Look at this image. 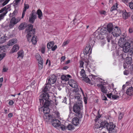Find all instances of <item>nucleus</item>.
I'll list each match as a JSON object with an SVG mask.
<instances>
[{
	"label": "nucleus",
	"mask_w": 133,
	"mask_h": 133,
	"mask_svg": "<svg viewBox=\"0 0 133 133\" xmlns=\"http://www.w3.org/2000/svg\"><path fill=\"white\" fill-rule=\"evenodd\" d=\"M42 98H39L40 105H43L45 107L49 106L51 103L48 101L49 95L48 92L43 93L40 96Z\"/></svg>",
	"instance_id": "nucleus-1"
},
{
	"label": "nucleus",
	"mask_w": 133,
	"mask_h": 133,
	"mask_svg": "<svg viewBox=\"0 0 133 133\" xmlns=\"http://www.w3.org/2000/svg\"><path fill=\"white\" fill-rule=\"evenodd\" d=\"M103 127L107 128L109 133H117V128L112 122L102 123Z\"/></svg>",
	"instance_id": "nucleus-2"
},
{
	"label": "nucleus",
	"mask_w": 133,
	"mask_h": 133,
	"mask_svg": "<svg viewBox=\"0 0 133 133\" xmlns=\"http://www.w3.org/2000/svg\"><path fill=\"white\" fill-rule=\"evenodd\" d=\"M33 25L31 24H29L28 27L25 30V32L27 34V37L28 40L30 42L31 37L34 35L35 32V28L33 29Z\"/></svg>",
	"instance_id": "nucleus-3"
},
{
	"label": "nucleus",
	"mask_w": 133,
	"mask_h": 133,
	"mask_svg": "<svg viewBox=\"0 0 133 133\" xmlns=\"http://www.w3.org/2000/svg\"><path fill=\"white\" fill-rule=\"evenodd\" d=\"M81 104V103H77L74 104L73 108V111L76 113V116L80 118L82 117V114L80 111Z\"/></svg>",
	"instance_id": "nucleus-4"
},
{
	"label": "nucleus",
	"mask_w": 133,
	"mask_h": 133,
	"mask_svg": "<svg viewBox=\"0 0 133 133\" xmlns=\"http://www.w3.org/2000/svg\"><path fill=\"white\" fill-rule=\"evenodd\" d=\"M133 45V39H130L128 41V42L125 43L123 45V51L125 52H130V50L131 46Z\"/></svg>",
	"instance_id": "nucleus-5"
},
{
	"label": "nucleus",
	"mask_w": 133,
	"mask_h": 133,
	"mask_svg": "<svg viewBox=\"0 0 133 133\" xmlns=\"http://www.w3.org/2000/svg\"><path fill=\"white\" fill-rule=\"evenodd\" d=\"M12 18L10 20L9 24V27L10 28H12L14 25L20 21L21 20L20 18H16L15 17Z\"/></svg>",
	"instance_id": "nucleus-6"
},
{
	"label": "nucleus",
	"mask_w": 133,
	"mask_h": 133,
	"mask_svg": "<svg viewBox=\"0 0 133 133\" xmlns=\"http://www.w3.org/2000/svg\"><path fill=\"white\" fill-rule=\"evenodd\" d=\"M111 33L114 36H118L121 34V30L118 27L115 26L113 29Z\"/></svg>",
	"instance_id": "nucleus-7"
},
{
	"label": "nucleus",
	"mask_w": 133,
	"mask_h": 133,
	"mask_svg": "<svg viewBox=\"0 0 133 133\" xmlns=\"http://www.w3.org/2000/svg\"><path fill=\"white\" fill-rule=\"evenodd\" d=\"M7 12L8 11L5 7H4L0 10V21L4 18Z\"/></svg>",
	"instance_id": "nucleus-8"
},
{
	"label": "nucleus",
	"mask_w": 133,
	"mask_h": 133,
	"mask_svg": "<svg viewBox=\"0 0 133 133\" xmlns=\"http://www.w3.org/2000/svg\"><path fill=\"white\" fill-rule=\"evenodd\" d=\"M36 17V13L33 11L32 12V13L30 15L29 21L30 23H33Z\"/></svg>",
	"instance_id": "nucleus-9"
},
{
	"label": "nucleus",
	"mask_w": 133,
	"mask_h": 133,
	"mask_svg": "<svg viewBox=\"0 0 133 133\" xmlns=\"http://www.w3.org/2000/svg\"><path fill=\"white\" fill-rule=\"evenodd\" d=\"M109 33H108V30L105 27H103L99 31V37H101L102 35H104L105 34H108Z\"/></svg>",
	"instance_id": "nucleus-10"
},
{
	"label": "nucleus",
	"mask_w": 133,
	"mask_h": 133,
	"mask_svg": "<svg viewBox=\"0 0 133 133\" xmlns=\"http://www.w3.org/2000/svg\"><path fill=\"white\" fill-rule=\"evenodd\" d=\"M52 124L55 127H57L61 125V122L58 119H54L52 122Z\"/></svg>",
	"instance_id": "nucleus-11"
},
{
	"label": "nucleus",
	"mask_w": 133,
	"mask_h": 133,
	"mask_svg": "<svg viewBox=\"0 0 133 133\" xmlns=\"http://www.w3.org/2000/svg\"><path fill=\"white\" fill-rule=\"evenodd\" d=\"M56 77L55 76L53 75L49 78L48 83L50 85L53 84L56 82Z\"/></svg>",
	"instance_id": "nucleus-12"
},
{
	"label": "nucleus",
	"mask_w": 133,
	"mask_h": 133,
	"mask_svg": "<svg viewBox=\"0 0 133 133\" xmlns=\"http://www.w3.org/2000/svg\"><path fill=\"white\" fill-rule=\"evenodd\" d=\"M42 105L43 107H44V108L43 109V112L44 113L46 114V116H48V117L47 118V119H49L50 118V116L48 114L50 112L49 109L48 108L49 106L45 107V106H44L43 105Z\"/></svg>",
	"instance_id": "nucleus-13"
},
{
	"label": "nucleus",
	"mask_w": 133,
	"mask_h": 133,
	"mask_svg": "<svg viewBox=\"0 0 133 133\" xmlns=\"http://www.w3.org/2000/svg\"><path fill=\"white\" fill-rule=\"evenodd\" d=\"M125 39L124 37H121L119 39L118 42V44L120 46H123V45L124 44L125 42Z\"/></svg>",
	"instance_id": "nucleus-14"
},
{
	"label": "nucleus",
	"mask_w": 133,
	"mask_h": 133,
	"mask_svg": "<svg viewBox=\"0 0 133 133\" xmlns=\"http://www.w3.org/2000/svg\"><path fill=\"white\" fill-rule=\"evenodd\" d=\"M29 24L28 25L25 22L22 23L20 24L18 27V28L19 30H22L24 29L26 27H27V28Z\"/></svg>",
	"instance_id": "nucleus-15"
},
{
	"label": "nucleus",
	"mask_w": 133,
	"mask_h": 133,
	"mask_svg": "<svg viewBox=\"0 0 133 133\" xmlns=\"http://www.w3.org/2000/svg\"><path fill=\"white\" fill-rule=\"evenodd\" d=\"M91 48V46L90 45H87L84 51V53L85 55H87L90 52H91V50H90Z\"/></svg>",
	"instance_id": "nucleus-16"
},
{
	"label": "nucleus",
	"mask_w": 133,
	"mask_h": 133,
	"mask_svg": "<svg viewBox=\"0 0 133 133\" xmlns=\"http://www.w3.org/2000/svg\"><path fill=\"white\" fill-rule=\"evenodd\" d=\"M17 40L16 38L10 40L8 43L7 45L9 46H11L16 43Z\"/></svg>",
	"instance_id": "nucleus-17"
},
{
	"label": "nucleus",
	"mask_w": 133,
	"mask_h": 133,
	"mask_svg": "<svg viewBox=\"0 0 133 133\" xmlns=\"http://www.w3.org/2000/svg\"><path fill=\"white\" fill-rule=\"evenodd\" d=\"M95 39L93 36L91 37L89 39V44H87L88 45H90L91 46H93L94 45L95 41Z\"/></svg>",
	"instance_id": "nucleus-18"
},
{
	"label": "nucleus",
	"mask_w": 133,
	"mask_h": 133,
	"mask_svg": "<svg viewBox=\"0 0 133 133\" xmlns=\"http://www.w3.org/2000/svg\"><path fill=\"white\" fill-rule=\"evenodd\" d=\"M70 85L72 88H75V89L73 90V91L77 92L79 91V89L78 88L76 82L74 84H70Z\"/></svg>",
	"instance_id": "nucleus-19"
},
{
	"label": "nucleus",
	"mask_w": 133,
	"mask_h": 133,
	"mask_svg": "<svg viewBox=\"0 0 133 133\" xmlns=\"http://www.w3.org/2000/svg\"><path fill=\"white\" fill-rule=\"evenodd\" d=\"M126 93L129 96L133 95V87H131L129 88L126 91Z\"/></svg>",
	"instance_id": "nucleus-20"
},
{
	"label": "nucleus",
	"mask_w": 133,
	"mask_h": 133,
	"mask_svg": "<svg viewBox=\"0 0 133 133\" xmlns=\"http://www.w3.org/2000/svg\"><path fill=\"white\" fill-rule=\"evenodd\" d=\"M29 7V6L27 4H24V8L22 13V18H23L25 14V12L26 11V9H28Z\"/></svg>",
	"instance_id": "nucleus-21"
},
{
	"label": "nucleus",
	"mask_w": 133,
	"mask_h": 133,
	"mask_svg": "<svg viewBox=\"0 0 133 133\" xmlns=\"http://www.w3.org/2000/svg\"><path fill=\"white\" fill-rule=\"evenodd\" d=\"M101 91L103 93L106 94L107 93V90L105 86H104L102 84H101L99 85Z\"/></svg>",
	"instance_id": "nucleus-22"
},
{
	"label": "nucleus",
	"mask_w": 133,
	"mask_h": 133,
	"mask_svg": "<svg viewBox=\"0 0 133 133\" xmlns=\"http://www.w3.org/2000/svg\"><path fill=\"white\" fill-rule=\"evenodd\" d=\"M72 123L74 125H78L79 123V119L77 117H74L72 119Z\"/></svg>",
	"instance_id": "nucleus-23"
},
{
	"label": "nucleus",
	"mask_w": 133,
	"mask_h": 133,
	"mask_svg": "<svg viewBox=\"0 0 133 133\" xmlns=\"http://www.w3.org/2000/svg\"><path fill=\"white\" fill-rule=\"evenodd\" d=\"M71 76L69 75H63L61 77V79L63 80L67 81L69 80V78H70Z\"/></svg>",
	"instance_id": "nucleus-24"
},
{
	"label": "nucleus",
	"mask_w": 133,
	"mask_h": 133,
	"mask_svg": "<svg viewBox=\"0 0 133 133\" xmlns=\"http://www.w3.org/2000/svg\"><path fill=\"white\" fill-rule=\"evenodd\" d=\"M108 30V33H110L112 32V30H113V25L112 24L110 23L108 24L107 25V28Z\"/></svg>",
	"instance_id": "nucleus-25"
},
{
	"label": "nucleus",
	"mask_w": 133,
	"mask_h": 133,
	"mask_svg": "<svg viewBox=\"0 0 133 133\" xmlns=\"http://www.w3.org/2000/svg\"><path fill=\"white\" fill-rule=\"evenodd\" d=\"M19 46L17 44H16L13 46L12 49V53L17 51L19 49Z\"/></svg>",
	"instance_id": "nucleus-26"
},
{
	"label": "nucleus",
	"mask_w": 133,
	"mask_h": 133,
	"mask_svg": "<svg viewBox=\"0 0 133 133\" xmlns=\"http://www.w3.org/2000/svg\"><path fill=\"white\" fill-rule=\"evenodd\" d=\"M130 15V13H128L126 11L124 12L122 14L123 18L125 19L127 18Z\"/></svg>",
	"instance_id": "nucleus-27"
},
{
	"label": "nucleus",
	"mask_w": 133,
	"mask_h": 133,
	"mask_svg": "<svg viewBox=\"0 0 133 133\" xmlns=\"http://www.w3.org/2000/svg\"><path fill=\"white\" fill-rule=\"evenodd\" d=\"M36 13V14L38 15L39 18L41 19H42L43 15L42 12L41 10L39 9L37 10V13Z\"/></svg>",
	"instance_id": "nucleus-28"
},
{
	"label": "nucleus",
	"mask_w": 133,
	"mask_h": 133,
	"mask_svg": "<svg viewBox=\"0 0 133 133\" xmlns=\"http://www.w3.org/2000/svg\"><path fill=\"white\" fill-rule=\"evenodd\" d=\"M126 63L130 65L132 63V59L131 57H128L126 58Z\"/></svg>",
	"instance_id": "nucleus-29"
},
{
	"label": "nucleus",
	"mask_w": 133,
	"mask_h": 133,
	"mask_svg": "<svg viewBox=\"0 0 133 133\" xmlns=\"http://www.w3.org/2000/svg\"><path fill=\"white\" fill-rule=\"evenodd\" d=\"M35 57L38 62L40 61L43 60L40 55L38 54H37L35 55Z\"/></svg>",
	"instance_id": "nucleus-30"
},
{
	"label": "nucleus",
	"mask_w": 133,
	"mask_h": 133,
	"mask_svg": "<svg viewBox=\"0 0 133 133\" xmlns=\"http://www.w3.org/2000/svg\"><path fill=\"white\" fill-rule=\"evenodd\" d=\"M117 3H116L115 5H114L112 6L110 9V11L111 12H112L113 11L116 10L117 8Z\"/></svg>",
	"instance_id": "nucleus-31"
},
{
	"label": "nucleus",
	"mask_w": 133,
	"mask_h": 133,
	"mask_svg": "<svg viewBox=\"0 0 133 133\" xmlns=\"http://www.w3.org/2000/svg\"><path fill=\"white\" fill-rule=\"evenodd\" d=\"M54 42H51L49 43H48L47 47L48 49H50L52 48L54 44Z\"/></svg>",
	"instance_id": "nucleus-32"
},
{
	"label": "nucleus",
	"mask_w": 133,
	"mask_h": 133,
	"mask_svg": "<svg viewBox=\"0 0 133 133\" xmlns=\"http://www.w3.org/2000/svg\"><path fill=\"white\" fill-rule=\"evenodd\" d=\"M43 60L40 61L38 62V66L39 69H41L43 68Z\"/></svg>",
	"instance_id": "nucleus-33"
},
{
	"label": "nucleus",
	"mask_w": 133,
	"mask_h": 133,
	"mask_svg": "<svg viewBox=\"0 0 133 133\" xmlns=\"http://www.w3.org/2000/svg\"><path fill=\"white\" fill-rule=\"evenodd\" d=\"M74 126L72 125L71 124H69L67 127H66V129H68V130H72L74 129Z\"/></svg>",
	"instance_id": "nucleus-34"
},
{
	"label": "nucleus",
	"mask_w": 133,
	"mask_h": 133,
	"mask_svg": "<svg viewBox=\"0 0 133 133\" xmlns=\"http://www.w3.org/2000/svg\"><path fill=\"white\" fill-rule=\"evenodd\" d=\"M23 52L22 51H19L18 52V57L17 58H18L19 57H20L22 58L23 57Z\"/></svg>",
	"instance_id": "nucleus-35"
},
{
	"label": "nucleus",
	"mask_w": 133,
	"mask_h": 133,
	"mask_svg": "<svg viewBox=\"0 0 133 133\" xmlns=\"http://www.w3.org/2000/svg\"><path fill=\"white\" fill-rule=\"evenodd\" d=\"M5 37L4 36L2 37L0 39V44H1L5 42Z\"/></svg>",
	"instance_id": "nucleus-36"
},
{
	"label": "nucleus",
	"mask_w": 133,
	"mask_h": 133,
	"mask_svg": "<svg viewBox=\"0 0 133 133\" xmlns=\"http://www.w3.org/2000/svg\"><path fill=\"white\" fill-rule=\"evenodd\" d=\"M36 39V37L34 36L32 37L31 39V41L32 43L34 44H35L37 42V41Z\"/></svg>",
	"instance_id": "nucleus-37"
},
{
	"label": "nucleus",
	"mask_w": 133,
	"mask_h": 133,
	"mask_svg": "<svg viewBox=\"0 0 133 133\" xmlns=\"http://www.w3.org/2000/svg\"><path fill=\"white\" fill-rule=\"evenodd\" d=\"M48 85V84H46L44 88L42 90L44 92V93L47 92L48 90V86H47Z\"/></svg>",
	"instance_id": "nucleus-38"
},
{
	"label": "nucleus",
	"mask_w": 133,
	"mask_h": 133,
	"mask_svg": "<svg viewBox=\"0 0 133 133\" xmlns=\"http://www.w3.org/2000/svg\"><path fill=\"white\" fill-rule=\"evenodd\" d=\"M81 75L83 77H84L85 75V71L83 69H82L80 72Z\"/></svg>",
	"instance_id": "nucleus-39"
},
{
	"label": "nucleus",
	"mask_w": 133,
	"mask_h": 133,
	"mask_svg": "<svg viewBox=\"0 0 133 133\" xmlns=\"http://www.w3.org/2000/svg\"><path fill=\"white\" fill-rule=\"evenodd\" d=\"M17 11H14L12 13H10L9 15V16L10 17H15V15L16 14Z\"/></svg>",
	"instance_id": "nucleus-40"
},
{
	"label": "nucleus",
	"mask_w": 133,
	"mask_h": 133,
	"mask_svg": "<svg viewBox=\"0 0 133 133\" xmlns=\"http://www.w3.org/2000/svg\"><path fill=\"white\" fill-rule=\"evenodd\" d=\"M45 46L44 45H43L42 46V48L41 49V52L43 54H44L45 51Z\"/></svg>",
	"instance_id": "nucleus-41"
},
{
	"label": "nucleus",
	"mask_w": 133,
	"mask_h": 133,
	"mask_svg": "<svg viewBox=\"0 0 133 133\" xmlns=\"http://www.w3.org/2000/svg\"><path fill=\"white\" fill-rule=\"evenodd\" d=\"M84 80L86 82L90 83V79L88 77H85L84 78Z\"/></svg>",
	"instance_id": "nucleus-42"
},
{
	"label": "nucleus",
	"mask_w": 133,
	"mask_h": 133,
	"mask_svg": "<svg viewBox=\"0 0 133 133\" xmlns=\"http://www.w3.org/2000/svg\"><path fill=\"white\" fill-rule=\"evenodd\" d=\"M107 39L108 42H110V41L112 40V36L111 35H109L107 36Z\"/></svg>",
	"instance_id": "nucleus-43"
},
{
	"label": "nucleus",
	"mask_w": 133,
	"mask_h": 133,
	"mask_svg": "<svg viewBox=\"0 0 133 133\" xmlns=\"http://www.w3.org/2000/svg\"><path fill=\"white\" fill-rule=\"evenodd\" d=\"M99 13L101 15H106L107 14V12L105 11L102 10L99 11Z\"/></svg>",
	"instance_id": "nucleus-44"
},
{
	"label": "nucleus",
	"mask_w": 133,
	"mask_h": 133,
	"mask_svg": "<svg viewBox=\"0 0 133 133\" xmlns=\"http://www.w3.org/2000/svg\"><path fill=\"white\" fill-rule=\"evenodd\" d=\"M79 67L80 68H83V64L84 63L82 60H81L79 62Z\"/></svg>",
	"instance_id": "nucleus-45"
},
{
	"label": "nucleus",
	"mask_w": 133,
	"mask_h": 133,
	"mask_svg": "<svg viewBox=\"0 0 133 133\" xmlns=\"http://www.w3.org/2000/svg\"><path fill=\"white\" fill-rule=\"evenodd\" d=\"M101 125H99V124H95L94 127V128L96 129L99 128H100L102 127H101Z\"/></svg>",
	"instance_id": "nucleus-46"
},
{
	"label": "nucleus",
	"mask_w": 133,
	"mask_h": 133,
	"mask_svg": "<svg viewBox=\"0 0 133 133\" xmlns=\"http://www.w3.org/2000/svg\"><path fill=\"white\" fill-rule=\"evenodd\" d=\"M5 56V54L0 53V61Z\"/></svg>",
	"instance_id": "nucleus-47"
},
{
	"label": "nucleus",
	"mask_w": 133,
	"mask_h": 133,
	"mask_svg": "<svg viewBox=\"0 0 133 133\" xmlns=\"http://www.w3.org/2000/svg\"><path fill=\"white\" fill-rule=\"evenodd\" d=\"M80 95L79 94L76 95L75 96V98L76 99L78 100L80 98Z\"/></svg>",
	"instance_id": "nucleus-48"
},
{
	"label": "nucleus",
	"mask_w": 133,
	"mask_h": 133,
	"mask_svg": "<svg viewBox=\"0 0 133 133\" xmlns=\"http://www.w3.org/2000/svg\"><path fill=\"white\" fill-rule=\"evenodd\" d=\"M129 6L131 9H133V3L130 2L129 3Z\"/></svg>",
	"instance_id": "nucleus-49"
},
{
	"label": "nucleus",
	"mask_w": 133,
	"mask_h": 133,
	"mask_svg": "<svg viewBox=\"0 0 133 133\" xmlns=\"http://www.w3.org/2000/svg\"><path fill=\"white\" fill-rule=\"evenodd\" d=\"M69 43V41L67 40L65 42H64L62 45V46H64L68 44Z\"/></svg>",
	"instance_id": "nucleus-50"
},
{
	"label": "nucleus",
	"mask_w": 133,
	"mask_h": 133,
	"mask_svg": "<svg viewBox=\"0 0 133 133\" xmlns=\"http://www.w3.org/2000/svg\"><path fill=\"white\" fill-rule=\"evenodd\" d=\"M10 0H6L4 2L2 3V5L4 6L6 4L8 3L9 2Z\"/></svg>",
	"instance_id": "nucleus-51"
},
{
	"label": "nucleus",
	"mask_w": 133,
	"mask_h": 133,
	"mask_svg": "<svg viewBox=\"0 0 133 133\" xmlns=\"http://www.w3.org/2000/svg\"><path fill=\"white\" fill-rule=\"evenodd\" d=\"M123 114L122 113H120V114H119L118 118L119 119L121 120L123 117Z\"/></svg>",
	"instance_id": "nucleus-52"
},
{
	"label": "nucleus",
	"mask_w": 133,
	"mask_h": 133,
	"mask_svg": "<svg viewBox=\"0 0 133 133\" xmlns=\"http://www.w3.org/2000/svg\"><path fill=\"white\" fill-rule=\"evenodd\" d=\"M118 96L115 95H112V98L114 99H117L118 98Z\"/></svg>",
	"instance_id": "nucleus-53"
},
{
	"label": "nucleus",
	"mask_w": 133,
	"mask_h": 133,
	"mask_svg": "<svg viewBox=\"0 0 133 133\" xmlns=\"http://www.w3.org/2000/svg\"><path fill=\"white\" fill-rule=\"evenodd\" d=\"M61 128L62 129V130H64L66 129V127H65L64 125H62L61 126Z\"/></svg>",
	"instance_id": "nucleus-54"
},
{
	"label": "nucleus",
	"mask_w": 133,
	"mask_h": 133,
	"mask_svg": "<svg viewBox=\"0 0 133 133\" xmlns=\"http://www.w3.org/2000/svg\"><path fill=\"white\" fill-rule=\"evenodd\" d=\"M76 82L74 80H71L69 82V84H73L76 83Z\"/></svg>",
	"instance_id": "nucleus-55"
},
{
	"label": "nucleus",
	"mask_w": 133,
	"mask_h": 133,
	"mask_svg": "<svg viewBox=\"0 0 133 133\" xmlns=\"http://www.w3.org/2000/svg\"><path fill=\"white\" fill-rule=\"evenodd\" d=\"M129 33H131L133 32V28L132 27L130 28L129 29Z\"/></svg>",
	"instance_id": "nucleus-56"
},
{
	"label": "nucleus",
	"mask_w": 133,
	"mask_h": 133,
	"mask_svg": "<svg viewBox=\"0 0 133 133\" xmlns=\"http://www.w3.org/2000/svg\"><path fill=\"white\" fill-rule=\"evenodd\" d=\"M130 55H133V47L130 48Z\"/></svg>",
	"instance_id": "nucleus-57"
},
{
	"label": "nucleus",
	"mask_w": 133,
	"mask_h": 133,
	"mask_svg": "<svg viewBox=\"0 0 133 133\" xmlns=\"http://www.w3.org/2000/svg\"><path fill=\"white\" fill-rule=\"evenodd\" d=\"M57 48V46L56 45H55L52 48V51H55Z\"/></svg>",
	"instance_id": "nucleus-58"
},
{
	"label": "nucleus",
	"mask_w": 133,
	"mask_h": 133,
	"mask_svg": "<svg viewBox=\"0 0 133 133\" xmlns=\"http://www.w3.org/2000/svg\"><path fill=\"white\" fill-rule=\"evenodd\" d=\"M14 103V102L12 101L11 100L9 102V104L10 105H13Z\"/></svg>",
	"instance_id": "nucleus-59"
},
{
	"label": "nucleus",
	"mask_w": 133,
	"mask_h": 133,
	"mask_svg": "<svg viewBox=\"0 0 133 133\" xmlns=\"http://www.w3.org/2000/svg\"><path fill=\"white\" fill-rule=\"evenodd\" d=\"M65 57L64 56H62L61 57V61H64V60L65 59Z\"/></svg>",
	"instance_id": "nucleus-60"
},
{
	"label": "nucleus",
	"mask_w": 133,
	"mask_h": 133,
	"mask_svg": "<svg viewBox=\"0 0 133 133\" xmlns=\"http://www.w3.org/2000/svg\"><path fill=\"white\" fill-rule=\"evenodd\" d=\"M129 73V71H128L127 70L125 71L124 72V74L125 75H127Z\"/></svg>",
	"instance_id": "nucleus-61"
},
{
	"label": "nucleus",
	"mask_w": 133,
	"mask_h": 133,
	"mask_svg": "<svg viewBox=\"0 0 133 133\" xmlns=\"http://www.w3.org/2000/svg\"><path fill=\"white\" fill-rule=\"evenodd\" d=\"M112 94L111 93H110L109 94H108L107 95V96L109 98L111 97V96L112 95Z\"/></svg>",
	"instance_id": "nucleus-62"
},
{
	"label": "nucleus",
	"mask_w": 133,
	"mask_h": 133,
	"mask_svg": "<svg viewBox=\"0 0 133 133\" xmlns=\"http://www.w3.org/2000/svg\"><path fill=\"white\" fill-rule=\"evenodd\" d=\"M130 74L132 75L133 74V66L131 67V69Z\"/></svg>",
	"instance_id": "nucleus-63"
},
{
	"label": "nucleus",
	"mask_w": 133,
	"mask_h": 133,
	"mask_svg": "<svg viewBox=\"0 0 133 133\" xmlns=\"http://www.w3.org/2000/svg\"><path fill=\"white\" fill-rule=\"evenodd\" d=\"M20 0H15V4L16 5H17Z\"/></svg>",
	"instance_id": "nucleus-64"
}]
</instances>
